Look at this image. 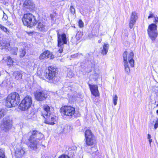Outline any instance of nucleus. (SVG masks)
Here are the masks:
<instances>
[{
    "mask_svg": "<svg viewBox=\"0 0 158 158\" xmlns=\"http://www.w3.org/2000/svg\"><path fill=\"white\" fill-rule=\"evenodd\" d=\"M24 45H25V43H24Z\"/></svg>",
    "mask_w": 158,
    "mask_h": 158,
    "instance_id": "53",
    "label": "nucleus"
},
{
    "mask_svg": "<svg viewBox=\"0 0 158 158\" xmlns=\"http://www.w3.org/2000/svg\"><path fill=\"white\" fill-rule=\"evenodd\" d=\"M73 74L71 72H69L68 73L67 76L68 77H72L73 76Z\"/></svg>",
    "mask_w": 158,
    "mask_h": 158,
    "instance_id": "37",
    "label": "nucleus"
},
{
    "mask_svg": "<svg viewBox=\"0 0 158 158\" xmlns=\"http://www.w3.org/2000/svg\"><path fill=\"white\" fill-rule=\"evenodd\" d=\"M78 24H79V26L80 27H83V26H84L83 22L81 19H80L79 20Z\"/></svg>",
    "mask_w": 158,
    "mask_h": 158,
    "instance_id": "33",
    "label": "nucleus"
},
{
    "mask_svg": "<svg viewBox=\"0 0 158 158\" xmlns=\"http://www.w3.org/2000/svg\"><path fill=\"white\" fill-rule=\"evenodd\" d=\"M42 158H45V157H43Z\"/></svg>",
    "mask_w": 158,
    "mask_h": 158,
    "instance_id": "54",
    "label": "nucleus"
},
{
    "mask_svg": "<svg viewBox=\"0 0 158 158\" xmlns=\"http://www.w3.org/2000/svg\"><path fill=\"white\" fill-rule=\"evenodd\" d=\"M79 32H78V33H77V35H76V36L77 37V35H78V33Z\"/></svg>",
    "mask_w": 158,
    "mask_h": 158,
    "instance_id": "49",
    "label": "nucleus"
},
{
    "mask_svg": "<svg viewBox=\"0 0 158 158\" xmlns=\"http://www.w3.org/2000/svg\"><path fill=\"white\" fill-rule=\"evenodd\" d=\"M58 158H69V157L67 155H62Z\"/></svg>",
    "mask_w": 158,
    "mask_h": 158,
    "instance_id": "38",
    "label": "nucleus"
},
{
    "mask_svg": "<svg viewBox=\"0 0 158 158\" xmlns=\"http://www.w3.org/2000/svg\"><path fill=\"white\" fill-rule=\"evenodd\" d=\"M6 114V111L3 110H1L0 111V119L2 117Z\"/></svg>",
    "mask_w": 158,
    "mask_h": 158,
    "instance_id": "28",
    "label": "nucleus"
},
{
    "mask_svg": "<svg viewBox=\"0 0 158 158\" xmlns=\"http://www.w3.org/2000/svg\"><path fill=\"white\" fill-rule=\"evenodd\" d=\"M118 98V96L116 95H115V96L113 97V102L114 106H116L117 105Z\"/></svg>",
    "mask_w": 158,
    "mask_h": 158,
    "instance_id": "29",
    "label": "nucleus"
},
{
    "mask_svg": "<svg viewBox=\"0 0 158 158\" xmlns=\"http://www.w3.org/2000/svg\"><path fill=\"white\" fill-rule=\"evenodd\" d=\"M0 158H5V153L3 149H0Z\"/></svg>",
    "mask_w": 158,
    "mask_h": 158,
    "instance_id": "26",
    "label": "nucleus"
},
{
    "mask_svg": "<svg viewBox=\"0 0 158 158\" xmlns=\"http://www.w3.org/2000/svg\"><path fill=\"white\" fill-rule=\"evenodd\" d=\"M154 22L155 23L157 22V20L155 18V21H154Z\"/></svg>",
    "mask_w": 158,
    "mask_h": 158,
    "instance_id": "45",
    "label": "nucleus"
},
{
    "mask_svg": "<svg viewBox=\"0 0 158 158\" xmlns=\"http://www.w3.org/2000/svg\"><path fill=\"white\" fill-rule=\"evenodd\" d=\"M157 26L155 24L150 25L148 29V32L149 36L152 41L155 40L157 35L156 31Z\"/></svg>",
    "mask_w": 158,
    "mask_h": 158,
    "instance_id": "10",
    "label": "nucleus"
},
{
    "mask_svg": "<svg viewBox=\"0 0 158 158\" xmlns=\"http://www.w3.org/2000/svg\"><path fill=\"white\" fill-rule=\"evenodd\" d=\"M138 18L137 13L135 12H132L129 22V27L131 29L132 28L135 24Z\"/></svg>",
    "mask_w": 158,
    "mask_h": 158,
    "instance_id": "13",
    "label": "nucleus"
},
{
    "mask_svg": "<svg viewBox=\"0 0 158 158\" xmlns=\"http://www.w3.org/2000/svg\"><path fill=\"white\" fill-rule=\"evenodd\" d=\"M102 40H98V43H100L101 42Z\"/></svg>",
    "mask_w": 158,
    "mask_h": 158,
    "instance_id": "44",
    "label": "nucleus"
},
{
    "mask_svg": "<svg viewBox=\"0 0 158 158\" xmlns=\"http://www.w3.org/2000/svg\"><path fill=\"white\" fill-rule=\"evenodd\" d=\"M8 61L7 62V64L8 65H11L13 64V61L10 56H8L7 57Z\"/></svg>",
    "mask_w": 158,
    "mask_h": 158,
    "instance_id": "27",
    "label": "nucleus"
},
{
    "mask_svg": "<svg viewBox=\"0 0 158 158\" xmlns=\"http://www.w3.org/2000/svg\"><path fill=\"white\" fill-rule=\"evenodd\" d=\"M72 129V127L69 125H65L63 126V131L64 133L69 132Z\"/></svg>",
    "mask_w": 158,
    "mask_h": 158,
    "instance_id": "21",
    "label": "nucleus"
},
{
    "mask_svg": "<svg viewBox=\"0 0 158 158\" xmlns=\"http://www.w3.org/2000/svg\"><path fill=\"white\" fill-rule=\"evenodd\" d=\"M70 11L71 14L73 15H74L75 13V10L74 6L71 5L70 7Z\"/></svg>",
    "mask_w": 158,
    "mask_h": 158,
    "instance_id": "32",
    "label": "nucleus"
},
{
    "mask_svg": "<svg viewBox=\"0 0 158 158\" xmlns=\"http://www.w3.org/2000/svg\"><path fill=\"white\" fill-rule=\"evenodd\" d=\"M63 48L62 47H60V49L57 51V52H58L60 53H61L63 51Z\"/></svg>",
    "mask_w": 158,
    "mask_h": 158,
    "instance_id": "40",
    "label": "nucleus"
},
{
    "mask_svg": "<svg viewBox=\"0 0 158 158\" xmlns=\"http://www.w3.org/2000/svg\"><path fill=\"white\" fill-rule=\"evenodd\" d=\"M58 46L61 47L64 44H67V40L66 35L64 33L62 34H59L58 32L57 33Z\"/></svg>",
    "mask_w": 158,
    "mask_h": 158,
    "instance_id": "12",
    "label": "nucleus"
},
{
    "mask_svg": "<svg viewBox=\"0 0 158 158\" xmlns=\"http://www.w3.org/2000/svg\"><path fill=\"white\" fill-rule=\"evenodd\" d=\"M36 99L38 101H42L45 100L47 98V94L43 92H36L35 94Z\"/></svg>",
    "mask_w": 158,
    "mask_h": 158,
    "instance_id": "15",
    "label": "nucleus"
},
{
    "mask_svg": "<svg viewBox=\"0 0 158 158\" xmlns=\"http://www.w3.org/2000/svg\"><path fill=\"white\" fill-rule=\"evenodd\" d=\"M149 143H150V146H151V143L152 141V139H149Z\"/></svg>",
    "mask_w": 158,
    "mask_h": 158,
    "instance_id": "43",
    "label": "nucleus"
},
{
    "mask_svg": "<svg viewBox=\"0 0 158 158\" xmlns=\"http://www.w3.org/2000/svg\"><path fill=\"white\" fill-rule=\"evenodd\" d=\"M28 147L30 150H35L39 145V141L44 137V135L36 130L30 131L28 134Z\"/></svg>",
    "mask_w": 158,
    "mask_h": 158,
    "instance_id": "1",
    "label": "nucleus"
},
{
    "mask_svg": "<svg viewBox=\"0 0 158 158\" xmlns=\"http://www.w3.org/2000/svg\"><path fill=\"white\" fill-rule=\"evenodd\" d=\"M18 51V48L17 47H14L11 49V52L14 55H17Z\"/></svg>",
    "mask_w": 158,
    "mask_h": 158,
    "instance_id": "30",
    "label": "nucleus"
},
{
    "mask_svg": "<svg viewBox=\"0 0 158 158\" xmlns=\"http://www.w3.org/2000/svg\"><path fill=\"white\" fill-rule=\"evenodd\" d=\"M85 140L86 145L87 146H92L96 143L95 137L90 130H87L85 132Z\"/></svg>",
    "mask_w": 158,
    "mask_h": 158,
    "instance_id": "9",
    "label": "nucleus"
},
{
    "mask_svg": "<svg viewBox=\"0 0 158 158\" xmlns=\"http://www.w3.org/2000/svg\"><path fill=\"white\" fill-rule=\"evenodd\" d=\"M127 51H125L123 54V62L125 71L127 73H130V70L127 60L131 67H133L134 66V60L133 59V58L134 54L133 52H131L127 58Z\"/></svg>",
    "mask_w": 158,
    "mask_h": 158,
    "instance_id": "5",
    "label": "nucleus"
},
{
    "mask_svg": "<svg viewBox=\"0 0 158 158\" xmlns=\"http://www.w3.org/2000/svg\"><path fill=\"white\" fill-rule=\"evenodd\" d=\"M156 113L158 114V110H156Z\"/></svg>",
    "mask_w": 158,
    "mask_h": 158,
    "instance_id": "48",
    "label": "nucleus"
},
{
    "mask_svg": "<svg viewBox=\"0 0 158 158\" xmlns=\"http://www.w3.org/2000/svg\"><path fill=\"white\" fill-rule=\"evenodd\" d=\"M1 127L5 132L8 131L12 128V120L9 116H6L3 118L1 125Z\"/></svg>",
    "mask_w": 158,
    "mask_h": 158,
    "instance_id": "8",
    "label": "nucleus"
},
{
    "mask_svg": "<svg viewBox=\"0 0 158 158\" xmlns=\"http://www.w3.org/2000/svg\"><path fill=\"white\" fill-rule=\"evenodd\" d=\"M158 127V118H157L155 121V123L154 125V128L156 129Z\"/></svg>",
    "mask_w": 158,
    "mask_h": 158,
    "instance_id": "34",
    "label": "nucleus"
},
{
    "mask_svg": "<svg viewBox=\"0 0 158 158\" xmlns=\"http://www.w3.org/2000/svg\"><path fill=\"white\" fill-rule=\"evenodd\" d=\"M154 17V15L151 11L149 12V15L148 17V19H149L151 18H153Z\"/></svg>",
    "mask_w": 158,
    "mask_h": 158,
    "instance_id": "35",
    "label": "nucleus"
},
{
    "mask_svg": "<svg viewBox=\"0 0 158 158\" xmlns=\"http://www.w3.org/2000/svg\"><path fill=\"white\" fill-rule=\"evenodd\" d=\"M156 106L158 107V104L156 105Z\"/></svg>",
    "mask_w": 158,
    "mask_h": 158,
    "instance_id": "50",
    "label": "nucleus"
},
{
    "mask_svg": "<svg viewBox=\"0 0 158 158\" xmlns=\"http://www.w3.org/2000/svg\"><path fill=\"white\" fill-rule=\"evenodd\" d=\"M104 35V34H102V33L100 34V35L101 36H102V35Z\"/></svg>",
    "mask_w": 158,
    "mask_h": 158,
    "instance_id": "47",
    "label": "nucleus"
},
{
    "mask_svg": "<svg viewBox=\"0 0 158 158\" xmlns=\"http://www.w3.org/2000/svg\"><path fill=\"white\" fill-rule=\"evenodd\" d=\"M8 17L7 15L4 12L3 17L2 19L3 20H6L7 19Z\"/></svg>",
    "mask_w": 158,
    "mask_h": 158,
    "instance_id": "36",
    "label": "nucleus"
},
{
    "mask_svg": "<svg viewBox=\"0 0 158 158\" xmlns=\"http://www.w3.org/2000/svg\"><path fill=\"white\" fill-rule=\"evenodd\" d=\"M25 153L24 150L20 147H17L15 149V153L18 157L22 156Z\"/></svg>",
    "mask_w": 158,
    "mask_h": 158,
    "instance_id": "17",
    "label": "nucleus"
},
{
    "mask_svg": "<svg viewBox=\"0 0 158 158\" xmlns=\"http://www.w3.org/2000/svg\"><path fill=\"white\" fill-rule=\"evenodd\" d=\"M92 150H93V152H96L98 150L97 148H96L95 147H92Z\"/></svg>",
    "mask_w": 158,
    "mask_h": 158,
    "instance_id": "41",
    "label": "nucleus"
},
{
    "mask_svg": "<svg viewBox=\"0 0 158 158\" xmlns=\"http://www.w3.org/2000/svg\"><path fill=\"white\" fill-rule=\"evenodd\" d=\"M89 85L92 94L96 97L99 96V94L97 85H91L90 84H89Z\"/></svg>",
    "mask_w": 158,
    "mask_h": 158,
    "instance_id": "14",
    "label": "nucleus"
},
{
    "mask_svg": "<svg viewBox=\"0 0 158 158\" xmlns=\"http://www.w3.org/2000/svg\"><path fill=\"white\" fill-rule=\"evenodd\" d=\"M20 101L19 95L14 92L7 96L6 100V105L9 107H15L19 103Z\"/></svg>",
    "mask_w": 158,
    "mask_h": 158,
    "instance_id": "4",
    "label": "nucleus"
},
{
    "mask_svg": "<svg viewBox=\"0 0 158 158\" xmlns=\"http://www.w3.org/2000/svg\"><path fill=\"white\" fill-rule=\"evenodd\" d=\"M21 44H23V43H21Z\"/></svg>",
    "mask_w": 158,
    "mask_h": 158,
    "instance_id": "52",
    "label": "nucleus"
},
{
    "mask_svg": "<svg viewBox=\"0 0 158 158\" xmlns=\"http://www.w3.org/2000/svg\"><path fill=\"white\" fill-rule=\"evenodd\" d=\"M151 135L150 134H148V139H150L151 138Z\"/></svg>",
    "mask_w": 158,
    "mask_h": 158,
    "instance_id": "42",
    "label": "nucleus"
},
{
    "mask_svg": "<svg viewBox=\"0 0 158 158\" xmlns=\"http://www.w3.org/2000/svg\"><path fill=\"white\" fill-rule=\"evenodd\" d=\"M43 110L41 111L42 115L45 118L44 122L46 124L54 125L56 118L55 116H52L50 110L49 106L46 105L43 106Z\"/></svg>",
    "mask_w": 158,
    "mask_h": 158,
    "instance_id": "3",
    "label": "nucleus"
},
{
    "mask_svg": "<svg viewBox=\"0 0 158 158\" xmlns=\"http://www.w3.org/2000/svg\"><path fill=\"white\" fill-rule=\"evenodd\" d=\"M22 21L24 25L32 27L36 23L35 17L31 13H27L24 15Z\"/></svg>",
    "mask_w": 158,
    "mask_h": 158,
    "instance_id": "6",
    "label": "nucleus"
},
{
    "mask_svg": "<svg viewBox=\"0 0 158 158\" xmlns=\"http://www.w3.org/2000/svg\"><path fill=\"white\" fill-rule=\"evenodd\" d=\"M61 56L60 55H58L59 56Z\"/></svg>",
    "mask_w": 158,
    "mask_h": 158,
    "instance_id": "51",
    "label": "nucleus"
},
{
    "mask_svg": "<svg viewBox=\"0 0 158 158\" xmlns=\"http://www.w3.org/2000/svg\"><path fill=\"white\" fill-rule=\"evenodd\" d=\"M24 7L30 10H33L35 7V5L31 0H26L23 4Z\"/></svg>",
    "mask_w": 158,
    "mask_h": 158,
    "instance_id": "16",
    "label": "nucleus"
},
{
    "mask_svg": "<svg viewBox=\"0 0 158 158\" xmlns=\"http://www.w3.org/2000/svg\"><path fill=\"white\" fill-rule=\"evenodd\" d=\"M47 59L48 58H50L51 59H53L55 57L54 55L49 51H48V52H47Z\"/></svg>",
    "mask_w": 158,
    "mask_h": 158,
    "instance_id": "24",
    "label": "nucleus"
},
{
    "mask_svg": "<svg viewBox=\"0 0 158 158\" xmlns=\"http://www.w3.org/2000/svg\"><path fill=\"white\" fill-rule=\"evenodd\" d=\"M37 28L41 31L43 32L47 30V27L45 23L40 22L38 23Z\"/></svg>",
    "mask_w": 158,
    "mask_h": 158,
    "instance_id": "18",
    "label": "nucleus"
},
{
    "mask_svg": "<svg viewBox=\"0 0 158 158\" xmlns=\"http://www.w3.org/2000/svg\"><path fill=\"white\" fill-rule=\"evenodd\" d=\"M1 45L2 46V47L1 48L2 49H8L10 46V44L9 43H3V44H1Z\"/></svg>",
    "mask_w": 158,
    "mask_h": 158,
    "instance_id": "25",
    "label": "nucleus"
},
{
    "mask_svg": "<svg viewBox=\"0 0 158 158\" xmlns=\"http://www.w3.org/2000/svg\"><path fill=\"white\" fill-rule=\"evenodd\" d=\"M60 110L61 114L67 116H72L75 113V108L69 106H65L62 107Z\"/></svg>",
    "mask_w": 158,
    "mask_h": 158,
    "instance_id": "11",
    "label": "nucleus"
},
{
    "mask_svg": "<svg viewBox=\"0 0 158 158\" xmlns=\"http://www.w3.org/2000/svg\"><path fill=\"white\" fill-rule=\"evenodd\" d=\"M80 55L83 56V55H82V54L80 53H77L76 54H75V55H74L73 56H74V57H80Z\"/></svg>",
    "mask_w": 158,
    "mask_h": 158,
    "instance_id": "39",
    "label": "nucleus"
},
{
    "mask_svg": "<svg viewBox=\"0 0 158 158\" xmlns=\"http://www.w3.org/2000/svg\"><path fill=\"white\" fill-rule=\"evenodd\" d=\"M47 52H48V51H46L40 55L39 57L40 60H43L45 59H47Z\"/></svg>",
    "mask_w": 158,
    "mask_h": 158,
    "instance_id": "22",
    "label": "nucleus"
},
{
    "mask_svg": "<svg viewBox=\"0 0 158 158\" xmlns=\"http://www.w3.org/2000/svg\"><path fill=\"white\" fill-rule=\"evenodd\" d=\"M32 99L31 96L27 95L22 100L19 105L20 109L26 111L27 114V116L28 119H32L35 117L34 110L31 107Z\"/></svg>",
    "mask_w": 158,
    "mask_h": 158,
    "instance_id": "2",
    "label": "nucleus"
},
{
    "mask_svg": "<svg viewBox=\"0 0 158 158\" xmlns=\"http://www.w3.org/2000/svg\"><path fill=\"white\" fill-rule=\"evenodd\" d=\"M63 59H60V61H63Z\"/></svg>",
    "mask_w": 158,
    "mask_h": 158,
    "instance_id": "46",
    "label": "nucleus"
},
{
    "mask_svg": "<svg viewBox=\"0 0 158 158\" xmlns=\"http://www.w3.org/2000/svg\"><path fill=\"white\" fill-rule=\"evenodd\" d=\"M57 73V70L54 67L51 66L48 68L47 71L44 73V76L49 80L56 81V78Z\"/></svg>",
    "mask_w": 158,
    "mask_h": 158,
    "instance_id": "7",
    "label": "nucleus"
},
{
    "mask_svg": "<svg viewBox=\"0 0 158 158\" xmlns=\"http://www.w3.org/2000/svg\"><path fill=\"white\" fill-rule=\"evenodd\" d=\"M21 47V46L20 45V48L21 49L20 50L19 52V55L21 57H23L25 55L26 53V52L25 50V48L23 47Z\"/></svg>",
    "mask_w": 158,
    "mask_h": 158,
    "instance_id": "23",
    "label": "nucleus"
},
{
    "mask_svg": "<svg viewBox=\"0 0 158 158\" xmlns=\"http://www.w3.org/2000/svg\"><path fill=\"white\" fill-rule=\"evenodd\" d=\"M23 72L21 71H15L13 72V75L17 80H20L22 79Z\"/></svg>",
    "mask_w": 158,
    "mask_h": 158,
    "instance_id": "19",
    "label": "nucleus"
},
{
    "mask_svg": "<svg viewBox=\"0 0 158 158\" xmlns=\"http://www.w3.org/2000/svg\"><path fill=\"white\" fill-rule=\"evenodd\" d=\"M109 45L108 44H104L103 45V48L102 50L101 53L103 55H106L107 52L109 49Z\"/></svg>",
    "mask_w": 158,
    "mask_h": 158,
    "instance_id": "20",
    "label": "nucleus"
},
{
    "mask_svg": "<svg viewBox=\"0 0 158 158\" xmlns=\"http://www.w3.org/2000/svg\"><path fill=\"white\" fill-rule=\"evenodd\" d=\"M0 28L6 33H7V32H9L7 28L1 24H0Z\"/></svg>",
    "mask_w": 158,
    "mask_h": 158,
    "instance_id": "31",
    "label": "nucleus"
}]
</instances>
